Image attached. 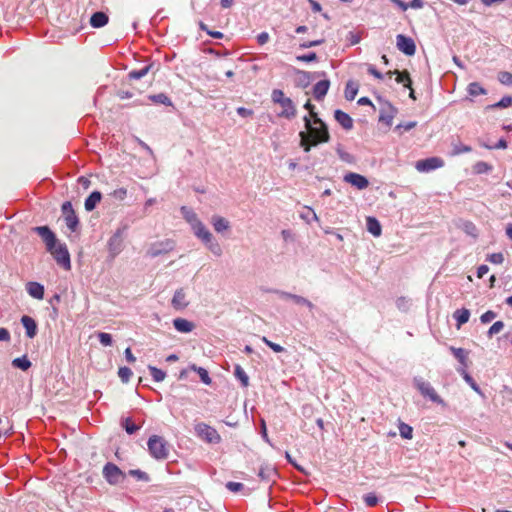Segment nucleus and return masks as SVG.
<instances>
[{
    "label": "nucleus",
    "instance_id": "1",
    "mask_svg": "<svg viewBox=\"0 0 512 512\" xmlns=\"http://www.w3.org/2000/svg\"><path fill=\"white\" fill-rule=\"evenodd\" d=\"M304 107L309 110V117H304L306 131H301L300 145L304 151H310L311 147L316 146L320 143L328 142L329 133L325 123L318 117L314 111V106L307 101Z\"/></svg>",
    "mask_w": 512,
    "mask_h": 512
},
{
    "label": "nucleus",
    "instance_id": "2",
    "mask_svg": "<svg viewBox=\"0 0 512 512\" xmlns=\"http://www.w3.org/2000/svg\"><path fill=\"white\" fill-rule=\"evenodd\" d=\"M367 72L370 75H373L377 79H384L385 76H387L389 79L392 78L393 75H396L395 81L397 83L403 84L405 87L410 88L409 96H415L414 90L410 87L411 86V79L409 76V73L407 71H388L386 74H382L380 71L376 69V67L372 64H366Z\"/></svg>",
    "mask_w": 512,
    "mask_h": 512
},
{
    "label": "nucleus",
    "instance_id": "3",
    "mask_svg": "<svg viewBox=\"0 0 512 512\" xmlns=\"http://www.w3.org/2000/svg\"><path fill=\"white\" fill-rule=\"evenodd\" d=\"M148 450L151 456L157 460H165L169 455V444L158 435H153L148 440Z\"/></svg>",
    "mask_w": 512,
    "mask_h": 512
},
{
    "label": "nucleus",
    "instance_id": "4",
    "mask_svg": "<svg viewBox=\"0 0 512 512\" xmlns=\"http://www.w3.org/2000/svg\"><path fill=\"white\" fill-rule=\"evenodd\" d=\"M194 429L197 436L207 443L218 444L222 440L217 430L204 422L197 423Z\"/></svg>",
    "mask_w": 512,
    "mask_h": 512
},
{
    "label": "nucleus",
    "instance_id": "5",
    "mask_svg": "<svg viewBox=\"0 0 512 512\" xmlns=\"http://www.w3.org/2000/svg\"><path fill=\"white\" fill-rule=\"evenodd\" d=\"M414 384L423 397L428 398L432 402L440 404L442 406L446 405L444 400L438 395L436 390L431 386L429 382L424 381L421 378H415Z\"/></svg>",
    "mask_w": 512,
    "mask_h": 512
},
{
    "label": "nucleus",
    "instance_id": "6",
    "mask_svg": "<svg viewBox=\"0 0 512 512\" xmlns=\"http://www.w3.org/2000/svg\"><path fill=\"white\" fill-rule=\"evenodd\" d=\"M103 477L110 485H117L122 483L126 475L125 473L114 463L108 462L103 467Z\"/></svg>",
    "mask_w": 512,
    "mask_h": 512
},
{
    "label": "nucleus",
    "instance_id": "7",
    "mask_svg": "<svg viewBox=\"0 0 512 512\" xmlns=\"http://www.w3.org/2000/svg\"><path fill=\"white\" fill-rule=\"evenodd\" d=\"M49 252L53 255L58 265L65 270L71 269L70 254L65 244L57 243Z\"/></svg>",
    "mask_w": 512,
    "mask_h": 512
},
{
    "label": "nucleus",
    "instance_id": "8",
    "mask_svg": "<svg viewBox=\"0 0 512 512\" xmlns=\"http://www.w3.org/2000/svg\"><path fill=\"white\" fill-rule=\"evenodd\" d=\"M273 103L279 116L286 118L295 116L296 110L291 98H273Z\"/></svg>",
    "mask_w": 512,
    "mask_h": 512
},
{
    "label": "nucleus",
    "instance_id": "9",
    "mask_svg": "<svg viewBox=\"0 0 512 512\" xmlns=\"http://www.w3.org/2000/svg\"><path fill=\"white\" fill-rule=\"evenodd\" d=\"M396 46L398 50L407 56H413L416 52L414 40L404 34H398L396 36Z\"/></svg>",
    "mask_w": 512,
    "mask_h": 512
},
{
    "label": "nucleus",
    "instance_id": "10",
    "mask_svg": "<svg viewBox=\"0 0 512 512\" xmlns=\"http://www.w3.org/2000/svg\"><path fill=\"white\" fill-rule=\"evenodd\" d=\"M444 166V161L439 157H431L416 162V169L419 172H429Z\"/></svg>",
    "mask_w": 512,
    "mask_h": 512
},
{
    "label": "nucleus",
    "instance_id": "11",
    "mask_svg": "<svg viewBox=\"0 0 512 512\" xmlns=\"http://www.w3.org/2000/svg\"><path fill=\"white\" fill-rule=\"evenodd\" d=\"M33 231L36 232L46 244L47 251L51 250L56 244L57 239L55 234L50 230L48 226L34 227Z\"/></svg>",
    "mask_w": 512,
    "mask_h": 512
},
{
    "label": "nucleus",
    "instance_id": "12",
    "mask_svg": "<svg viewBox=\"0 0 512 512\" xmlns=\"http://www.w3.org/2000/svg\"><path fill=\"white\" fill-rule=\"evenodd\" d=\"M344 181L355 186L359 190L366 189L369 185L368 179L358 173L350 172L344 176Z\"/></svg>",
    "mask_w": 512,
    "mask_h": 512
},
{
    "label": "nucleus",
    "instance_id": "13",
    "mask_svg": "<svg viewBox=\"0 0 512 512\" xmlns=\"http://www.w3.org/2000/svg\"><path fill=\"white\" fill-rule=\"evenodd\" d=\"M171 304L176 310H183L189 305L187 294L183 288H179L175 291Z\"/></svg>",
    "mask_w": 512,
    "mask_h": 512
},
{
    "label": "nucleus",
    "instance_id": "14",
    "mask_svg": "<svg viewBox=\"0 0 512 512\" xmlns=\"http://www.w3.org/2000/svg\"><path fill=\"white\" fill-rule=\"evenodd\" d=\"M396 109L392 107L390 104L386 103L385 107L382 108L379 121L386 124L387 126H391L393 123V119L396 115Z\"/></svg>",
    "mask_w": 512,
    "mask_h": 512
},
{
    "label": "nucleus",
    "instance_id": "15",
    "mask_svg": "<svg viewBox=\"0 0 512 512\" xmlns=\"http://www.w3.org/2000/svg\"><path fill=\"white\" fill-rule=\"evenodd\" d=\"M26 290L31 297L37 300H42L44 297V286L38 282H28Z\"/></svg>",
    "mask_w": 512,
    "mask_h": 512
},
{
    "label": "nucleus",
    "instance_id": "16",
    "mask_svg": "<svg viewBox=\"0 0 512 512\" xmlns=\"http://www.w3.org/2000/svg\"><path fill=\"white\" fill-rule=\"evenodd\" d=\"M21 323L26 330L27 337L34 338L37 333V324L35 320L30 316L24 315L21 318Z\"/></svg>",
    "mask_w": 512,
    "mask_h": 512
},
{
    "label": "nucleus",
    "instance_id": "17",
    "mask_svg": "<svg viewBox=\"0 0 512 512\" xmlns=\"http://www.w3.org/2000/svg\"><path fill=\"white\" fill-rule=\"evenodd\" d=\"M153 67H154V64L150 63L148 65L143 66L140 69L131 70L128 73L127 77L129 79V81L140 80L141 78L145 77L153 69Z\"/></svg>",
    "mask_w": 512,
    "mask_h": 512
},
{
    "label": "nucleus",
    "instance_id": "18",
    "mask_svg": "<svg viewBox=\"0 0 512 512\" xmlns=\"http://www.w3.org/2000/svg\"><path fill=\"white\" fill-rule=\"evenodd\" d=\"M109 21L108 15L103 11H98L92 14L90 24L93 28H101Z\"/></svg>",
    "mask_w": 512,
    "mask_h": 512
},
{
    "label": "nucleus",
    "instance_id": "19",
    "mask_svg": "<svg viewBox=\"0 0 512 512\" xmlns=\"http://www.w3.org/2000/svg\"><path fill=\"white\" fill-rule=\"evenodd\" d=\"M194 230H195V235L200 238L204 243H208V242H211V240L213 239V236L212 234L210 233V231L205 227V225L201 222H198L195 226H194Z\"/></svg>",
    "mask_w": 512,
    "mask_h": 512
},
{
    "label": "nucleus",
    "instance_id": "20",
    "mask_svg": "<svg viewBox=\"0 0 512 512\" xmlns=\"http://www.w3.org/2000/svg\"><path fill=\"white\" fill-rule=\"evenodd\" d=\"M175 329L182 333H189L194 329V324L184 318H176L173 321Z\"/></svg>",
    "mask_w": 512,
    "mask_h": 512
},
{
    "label": "nucleus",
    "instance_id": "21",
    "mask_svg": "<svg viewBox=\"0 0 512 512\" xmlns=\"http://www.w3.org/2000/svg\"><path fill=\"white\" fill-rule=\"evenodd\" d=\"M335 119L338 121V123L345 129L349 130L353 127V120L352 118L345 112L341 110L335 111Z\"/></svg>",
    "mask_w": 512,
    "mask_h": 512
},
{
    "label": "nucleus",
    "instance_id": "22",
    "mask_svg": "<svg viewBox=\"0 0 512 512\" xmlns=\"http://www.w3.org/2000/svg\"><path fill=\"white\" fill-rule=\"evenodd\" d=\"M102 194L99 191L92 192L85 200L84 207L87 211L95 209L97 204L101 201Z\"/></svg>",
    "mask_w": 512,
    "mask_h": 512
},
{
    "label": "nucleus",
    "instance_id": "23",
    "mask_svg": "<svg viewBox=\"0 0 512 512\" xmlns=\"http://www.w3.org/2000/svg\"><path fill=\"white\" fill-rule=\"evenodd\" d=\"M366 226L368 232H370L373 236L379 237L381 235V224L375 217H367Z\"/></svg>",
    "mask_w": 512,
    "mask_h": 512
},
{
    "label": "nucleus",
    "instance_id": "24",
    "mask_svg": "<svg viewBox=\"0 0 512 512\" xmlns=\"http://www.w3.org/2000/svg\"><path fill=\"white\" fill-rule=\"evenodd\" d=\"M453 317L457 321V328L459 329L463 324L469 321L470 311L466 308L458 309L454 312Z\"/></svg>",
    "mask_w": 512,
    "mask_h": 512
},
{
    "label": "nucleus",
    "instance_id": "25",
    "mask_svg": "<svg viewBox=\"0 0 512 512\" xmlns=\"http://www.w3.org/2000/svg\"><path fill=\"white\" fill-rule=\"evenodd\" d=\"M330 81L327 79L317 82L313 86V96H325L328 92Z\"/></svg>",
    "mask_w": 512,
    "mask_h": 512
},
{
    "label": "nucleus",
    "instance_id": "26",
    "mask_svg": "<svg viewBox=\"0 0 512 512\" xmlns=\"http://www.w3.org/2000/svg\"><path fill=\"white\" fill-rule=\"evenodd\" d=\"M212 224L216 232H223L230 227L229 222L221 216H213Z\"/></svg>",
    "mask_w": 512,
    "mask_h": 512
},
{
    "label": "nucleus",
    "instance_id": "27",
    "mask_svg": "<svg viewBox=\"0 0 512 512\" xmlns=\"http://www.w3.org/2000/svg\"><path fill=\"white\" fill-rule=\"evenodd\" d=\"M122 245L121 237L117 234L112 236L109 240L108 246L109 250L113 255H116L120 252Z\"/></svg>",
    "mask_w": 512,
    "mask_h": 512
},
{
    "label": "nucleus",
    "instance_id": "28",
    "mask_svg": "<svg viewBox=\"0 0 512 512\" xmlns=\"http://www.w3.org/2000/svg\"><path fill=\"white\" fill-rule=\"evenodd\" d=\"M65 222H66L67 227L71 231L74 232L76 230L79 221H78V217L74 210H71V212H69L65 215Z\"/></svg>",
    "mask_w": 512,
    "mask_h": 512
},
{
    "label": "nucleus",
    "instance_id": "29",
    "mask_svg": "<svg viewBox=\"0 0 512 512\" xmlns=\"http://www.w3.org/2000/svg\"><path fill=\"white\" fill-rule=\"evenodd\" d=\"M12 365L16 368H19L23 371H26L28 370L30 367H31V362L30 360L27 358V356H22V357H18V358H15L13 361H12Z\"/></svg>",
    "mask_w": 512,
    "mask_h": 512
},
{
    "label": "nucleus",
    "instance_id": "30",
    "mask_svg": "<svg viewBox=\"0 0 512 512\" xmlns=\"http://www.w3.org/2000/svg\"><path fill=\"white\" fill-rule=\"evenodd\" d=\"M148 369L154 381L161 382L165 379L166 373L163 370L151 365L148 366Z\"/></svg>",
    "mask_w": 512,
    "mask_h": 512
},
{
    "label": "nucleus",
    "instance_id": "31",
    "mask_svg": "<svg viewBox=\"0 0 512 512\" xmlns=\"http://www.w3.org/2000/svg\"><path fill=\"white\" fill-rule=\"evenodd\" d=\"M234 374L241 381L243 387H247L249 385V378L240 365L235 366Z\"/></svg>",
    "mask_w": 512,
    "mask_h": 512
},
{
    "label": "nucleus",
    "instance_id": "32",
    "mask_svg": "<svg viewBox=\"0 0 512 512\" xmlns=\"http://www.w3.org/2000/svg\"><path fill=\"white\" fill-rule=\"evenodd\" d=\"M451 351L453 352L454 356L460 361V363L464 366H467L466 360L468 353L463 348H455L451 347Z\"/></svg>",
    "mask_w": 512,
    "mask_h": 512
},
{
    "label": "nucleus",
    "instance_id": "33",
    "mask_svg": "<svg viewBox=\"0 0 512 512\" xmlns=\"http://www.w3.org/2000/svg\"><path fill=\"white\" fill-rule=\"evenodd\" d=\"M399 433L401 435V437L405 438V439H411L412 436H413V428L406 424V423H403L401 422L399 424Z\"/></svg>",
    "mask_w": 512,
    "mask_h": 512
},
{
    "label": "nucleus",
    "instance_id": "34",
    "mask_svg": "<svg viewBox=\"0 0 512 512\" xmlns=\"http://www.w3.org/2000/svg\"><path fill=\"white\" fill-rule=\"evenodd\" d=\"M468 93L470 96H478L480 94H485L486 91L478 82H473L468 86Z\"/></svg>",
    "mask_w": 512,
    "mask_h": 512
},
{
    "label": "nucleus",
    "instance_id": "35",
    "mask_svg": "<svg viewBox=\"0 0 512 512\" xmlns=\"http://www.w3.org/2000/svg\"><path fill=\"white\" fill-rule=\"evenodd\" d=\"M359 91V84L356 81H348L345 88V96H356Z\"/></svg>",
    "mask_w": 512,
    "mask_h": 512
},
{
    "label": "nucleus",
    "instance_id": "36",
    "mask_svg": "<svg viewBox=\"0 0 512 512\" xmlns=\"http://www.w3.org/2000/svg\"><path fill=\"white\" fill-rule=\"evenodd\" d=\"M471 151H472L471 146L464 145L462 143H456V144H453L452 155L455 156V155H459L462 153H468Z\"/></svg>",
    "mask_w": 512,
    "mask_h": 512
},
{
    "label": "nucleus",
    "instance_id": "37",
    "mask_svg": "<svg viewBox=\"0 0 512 512\" xmlns=\"http://www.w3.org/2000/svg\"><path fill=\"white\" fill-rule=\"evenodd\" d=\"M498 80L503 85L512 86V73L501 71L498 73Z\"/></svg>",
    "mask_w": 512,
    "mask_h": 512
},
{
    "label": "nucleus",
    "instance_id": "38",
    "mask_svg": "<svg viewBox=\"0 0 512 512\" xmlns=\"http://www.w3.org/2000/svg\"><path fill=\"white\" fill-rule=\"evenodd\" d=\"M491 169H492V167L483 161H479V162L475 163V165L473 166V171L476 174L487 173Z\"/></svg>",
    "mask_w": 512,
    "mask_h": 512
},
{
    "label": "nucleus",
    "instance_id": "39",
    "mask_svg": "<svg viewBox=\"0 0 512 512\" xmlns=\"http://www.w3.org/2000/svg\"><path fill=\"white\" fill-rule=\"evenodd\" d=\"M118 376L123 383H127L132 376V370L128 367H120L118 370Z\"/></svg>",
    "mask_w": 512,
    "mask_h": 512
},
{
    "label": "nucleus",
    "instance_id": "40",
    "mask_svg": "<svg viewBox=\"0 0 512 512\" xmlns=\"http://www.w3.org/2000/svg\"><path fill=\"white\" fill-rule=\"evenodd\" d=\"M512 105V98H501V100L495 104L488 105L486 109L494 108H507Z\"/></svg>",
    "mask_w": 512,
    "mask_h": 512
},
{
    "label": "nucleus",
    "instance_id": "41",
    "mask_svg": "<svg viewBox=\"0 0 512 512\" xmlns=\"http://www.w3.org/2000/svg\"><path fill=\"white\" fill-rule=\"evenodd\" d=\"M281 296L285 299L293 300L296 304L304 305V303L306 302V298L296 295V294H291L288 292H282Z\"/></svg>",
    "mask_w": 512,
    "mask_h": 512
},
{
    "label": "nucleus",
    "instance_id": "42",
    "mask_svg": "<svg viewBox=\"0 0 512 512\" xmlns=\"http://www.w3.org/2000/svg\"><path fill=\"white\" fill-rule=\"evenodd\" d=\"M208 246V249L216 256H220L222 254V248L220 244L216 241L211 240V242L205 243Z\"/></svg>",
    "mask_w": 512,
    "mask_h": 512
},
{
    "label": "nucleus",
    "instance_id": "43",
    "mask_svg": "<svg viewBox=\"0 0 512 512\" xmlns=\"http://www.w3.org/2000/svg\"><path fill=\"white\" fill-rule=\"evenodd\" d=\"M504 328V323L502 321H496L493 323V325L489 328L488 334L489 336H493L495 334L500 333Z\"/></svg>",
    "mask_w": 512,
    "mask_h": 512
},
{
    "label": "nucleus",
    "instance_id": "44",
    "mask_svg": "<svg viewBox=\"0 0 512 512\" xmlns=\"http://www.w3.org/2000/svg\"><path fill=\"white\" fill-rule=\"evenodd\" d=\"M262 341L270 348L272 349L274 352L276 353H280V352H283L284 351V348L277 344V343H274L272 341H270L268 338L266 337H262Z\"/></svg>",
    "mask_w": 512,
    "mask_h": 512
},
{
    "label": "nucleus",
    "instance_id": "45",
    "mask_svg": "<svg viewBox=\"0 0 512 512\" xmlns=\"http://www.w3.org/2000/svg\"><path fill=\"white\" fill-rule=\"evenodd\" d=\"M124 428L128 434H134L137 430H139V426L134 424L130 418L125 419Z\"/></svg>",
    "mask_w": 512,
    "mask_h": 512
},
{
    "label": "nucleus",
    "instance_id": "46",
    "mask_svg": "<svg viewBox=\"0 0 512 512\" xmlns=\"http://www.w3.org/2000/svg\"><path fill=\"white\" fill-rule=\"evenodd\" d=\"M197 373L199 374L200 379L204 384H206V385L211 384L212 380H211V378L208 374V371L206 369L201 367V368L197 369Z\"/></svg>",
    "mask_w": 512,
    "mask_h": 512
},
{
    "label": "nucleus",
    "instance_id": "47",
    "mask_svg": "<svg viewBox=\"0 0 512 512\" xmlns=\"http://www.w3.org/2000/svg\"><path fill=\"white\" fill-rule=\"evenodd\" d=\"M98 339L100 343L104 346H110L112 344V337L108 333L100 332L98 334Z\"/></svg>",
    "mask_w": 512,
    "mask_h": 512
},
{
    "label": "nucleus",
    "instance_id": "48",
    "mask_svg": "<svg viewBox=\"0 0 512 512\" xmlns=\"http://www.w3.org/2000/svg\"><path fill=\"white\" fill-rule=\"evenodd\" d=\"M364 501H365L367 506L374 507L378 503V498H377V496L374 493H369V494L364 496Z\"/></svg>",
    "mask_w": 512,
    "mask_h": 512
},
{
    "label": "nucleus",
    "instance_id": "49",
    "mask_svg": "<svg viewBox=\"0 0 512 512\" xmlns=\"http://www.w3.org/2000/svg\"><path fill=\"white\" fill-rule=\"evenodd\" d=\"M487 260L493 264H502L504 256L502 253H492L488 256Z\"/></svg>",
    "mask_w": 512,
    "mask_h": 512
},
{
    "label": "nucleus",
    "instance_id": "50",
    "mask_svg": "<svg viewBox=\"0 0 512 512\" xmlns=\"http://www.w3.org/2000/svg\"><path fill=\"white\" fill-rule=\"evenodd\" d=\"M226 487L229 491L233 493H237L241 491L244 488V485L240 482H227Z\"/></svg>",
    "mask_w": 512,
    "mask_h": 512
},
{
    "label": "nucleus",
    "instance_id": "51",
    "mask_svg": "<svg viewBox=\"0 0 512 512\" xmlns=\"http://www.w3.org/2000/svg\"><path fill=\"white\" fill-rule=\"evenodd\" d=\"M317 58L318 57L315 52H310L308 54L297 56V60L302 62H313L316 61Z\"/></svg>",
    "mask_w": 512,
    "mask_h": 512
},
{
    "label": "nucleus",
    "instance_id": "52",
    "mask_svg": "<svg viewBox=\"0 0 512 512\" xmlns=\"http://www.w3.org/2000/svg\"><path fill=\"white\" fill-rule=\"evenodd\" d=\"M112 196L117 199V200H124L127 196V189L126 188H118V189H115L113 192H112Z\"/></svg>",
    "mask_w": 512,
    "mask_h": 512
},
{
    "label": "nucleus",
    "instance_id": "53",
    "mask_svg": "<svg viewBox=\"0 0 512 512\" xmlns=\"http://www.w3.org/2000/svg\"><path fill=\"white\" fill-rule=\"evenodd\" d=\"M324 42H325V40L323 38L318 39V40H313V41H307V42L301 43L300 48L307 49V48L319 46V45L323 44Z\"/></svg>",
    "mask_w": 512,
    "mask_h": 512
},
{
    "label": "nucleus",
    "instance_id": "54",
    "mask_svg": "<svg viewBox=\"0 0 512 512\" xmlns=\"http://www.w3.org/2000/svg\"><path fill=\"white\" fill-rule=\"evenodd\" d=\"M496 317L493 311H487L481 315L480 320L482 323H489Z\"/></svg>",
    "mask_w": 512,
    "mask_h": 512
},
{
    "label": "nucleus",
    "instance_id": "55",
    "mask_svg": "<svg viewBox=\"0 0 512 512\" xmlns=\"http://www.w3.org/2000/svg\"><path fill=\"white\" fill-rule=\"evenodd\" d=\"M129 474L137 477L139 480H148V475L141 470H130Z\"/></svg>",
    "mask_w": 512,
    "mask_h": 512
},
{
    "label": "nucleus",
    "instance_id": "56",
    "mask_svg": "<svg viewBox=\"0 0 512 512\" xmlns=\"http://www.w3.org/2000/svg\"><path fill=\"white\" fill-rule=\"evenodd\" d=\"M269 34L267 32H261L257 36V42L259 45H264L269 41Z\"/></svg>",
    "mask_w": 512,
    "mask_h": 512
},
{
    "label": "nucleus",
    "instance_id": "57",
    "mask_svg": "<svg viewBox=\"0 0 512 512\" xmlns=\"http://www.w3.org/2000/svg\"><path fill=\"white\" fill-rule=\"evenodd\" d=\"M166 246H167V248H165V249H163V250H155V249H151L149 253H150V255H151L152 257H156V256H158L159 254H161L163 251H164V252H168V251L172 248L171 242L167 241V242H166Z\"/></svg>",
    "mask_w": 512,
    "mask_h": 512
},
{
    "label": "nucleus",
    "instance_id": "58",
    "mask_svg": "<svg viewBox=\"0 0 512 512\" xmlns=\"http://www.w3.org/2000/svg\"><path fill=\"white\" fill-rule=\"evenodd\" d=\"M408 4V8L420 9L424 6L423 0H411Z\"/></svg>",
    "mask_w": 512,
    "mask_h": 512
},
{
    "label": "nucleus",
    "instance_id": "59",
    "mask_svg": "<svg viewBox=\"0 0 512 512\" xmlns=\"http://www.w3.org/2000/svg\"><path fill=\"white\" fill-rule=\"evenodd\" d=\"M489 271V267L487 265H481L477 269V277L483 278Z\"/></svg>",
    "mask_w": 512,
    "mask_h": 512
},
{
    "label": "nucleus",
    "instance_id": "60",
    "mask_svg": "<svg viewBox=\"0 0 512 512\" xmlns=\"http://www.w3.org/2000/svg\"><path fill=\"white\" fill-rule=\"evenodd\" d=\"M10 333L6 328H0V341H9Z\"/></svg>",
    "mask_w": 512,
    "mask_h": 512
},
{
    "label": "nucleus",
    "instance_id": "61",
    "mask_svg": "<svg viewBox=\"0 0 512 512\" xmlns=\"http://www.w3.org/2000/svg\"><path fill=\"white\" fill-rule=\"evenodd\" d=\"M237 112L239 115H241L242 117H248V116H251L253 114V111L252 110H249V109H246L244 107H239L237 109Z\"/></svg>",
    "mask_w": 512,
    "mask_h": 512
},
{
    "label": "nucleus",
    "instance_id": "62",
    "mask_svg": "<svg viewBox=\"0 0 512 512\" xmlns=\"http://www.w3.org/2000/svg\"><path fill=\"white\" fill-rule=\"evenodd\" d=\"M125 357H126V360L129 362V363H134L136 361V358L135 356L132 354V351L131 349L128 347L125 349Z\"/></svg>",
    "mask_w": 512,
    "mask_h": 512
},
{
    "label": "nucleus",
    "instance_id": "63",
    "mask_svg": "<svg viewBox=\"0 0 512 512\" xmlns=\"http://www.w3.org/2000/svg\"><path fill=\"white\" fill-rule=\"evenodd\" d=\"M389 1L394 3L395 5H397L402 11H406L408 9V4L402 0H389Z\"/></svg>",
    "mask_w": 512,
    "mask_h": 512
},
{
    "label": "nucleus",
    "instance_id": "64",
    "mask_svg": "<svg viewBox=\"0 0 512 512\" xmlns=\"http://www.w3.org/2000/svg\"><path fill=\"white\" fill-rule=\"evenodd\" d=\"M308 1L311 5L313 12H320L322 10L320 3L317 2L316 0H308Z\"/></svg>",
    "mask_w": 512,
    "mask_h": 512
}]
</instances>
